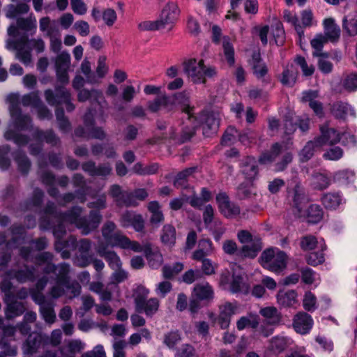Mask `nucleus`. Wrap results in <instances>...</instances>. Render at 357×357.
I'll return each mask as SVG.
<instances>
[{"label":"nucleus","instance_id":"nucleus-1","mask_svg":"<svg viewBox=\"0 0 357 357\" xmlns=\"http://www.w3.org/2000/svg\"><path fill=\"white\" fill-rule=\"evenodd\" d=\"M7 100L9 103V112L14 126L20 130H31L32 128L31 119L28 114H23L20 105L24 107H36L40 103V99L34 93H29L20 97L18 94H10Z\"/></svg>","mask_w":357,"mask_h":357},{"label":"nucleus","instance_id":"nucleus-2","mask_svg":"<svg viewBox=\"0 0 357 357\" xmlns=\"http://www.w3.org/2000/svg\"><path fill=\"white\" fill-rule=\"evenodd\" d=\"M183 72L194 84H206L207 79H213L218 75L216 67L205 65L203 59L198 62L190 59L183 63Z\"/></svg>","mask_w":357,"mask_h":357},{"label":"nucleus","instance_id":"nucleus-3","mask_svg":"<svg viewBox=\"0 0 357 357\" xmlns=\"http://www.w3.org/2000/svg\"><path fill=\"white\" fill-rule=\"evenodd\" d=\"M149 290L142 285L138 286L133 293L135 311L144 313L147 317L155 314L160 307V301L157 298L148 299Z\"/></svg>","mask_w":357,"mask_h":357},{"label":"nucleus","instance_id":"nucleus-4","mask_svg":"<svg viewBox=\"0 0 357 357\" xmlns=\"http://www.w3.org/2000/svg\"><path fill=\"white\" fill-rule=\"evenodd\" d=\"M237 237L238 241L243 244L237 252L238 258L254 259L263 248L261 237L258 235H253L247 230L239 231Z\"/></svg>","mask_w":357,"mask_h":357},{"label":"nucleus","instance_id":"nucleus-5","mask_svg":"<svg viewBox=\"0 0 357 357\" xmlns=\"http://www.w3.org/2000/svg\"><path fill=\"white\" fill-rule=\"evenodd\" d=\"M261 266L273 273L280 274L287 268V256L283 251L268 248L262 252L259 258Z\"/></svg>","mask_w":357,"mask_h":357},{"label":"nucleus","instance_id":"nucleus-6","mask_svg":"<svg viewBox=\"0 0 357 357\" xmlns=\"http://www.w3.org/2000/svg\"><path fill=\"white\" fill-rule=\"evenodd\" d=\"M44 213L52 216L54 220H59L68 222L71 225H75L77 227L81 218V214L83 209L80 206H73L70 210L63 213L57 210V208L54 202H48L43 210Z\"/></svg>","mask_w":357,"mask_h":357},{"label":"nucleus","instance_id":"nucleus-7","mask_svg":"<svg viewBox=\"0 0 357 357\" xmlns=\"http://www.w3.org/2000/svg\"><path fill=\"white\" fill-rule=\"evenodd\" d=\"M47 103L51 106H57L64 104L67 112H71L75 109L72 102L70 92L63 86H56L54 91L47 89L44 93Z\"/></svg>","mask_w":357,"mask_h":357},{"label":"nucleus","instance_id":"nucleus-8","mask_svg":"<svg viewBox=\"0 0 357 357\" xmlns=\"http://www.w3.org/2000/svg\"><path fill=\"white\" fill-rule=\"evenodd\" d=\"M288 197L294 215L298 218L305 216L303 208L307 199L304 188L299 183H296L291 190H288Z\"/></svg>","mask_w":357,"mask_h":357},{"label":"nucleus","instance_id":"nucleus-9","mask_svg":"<svg viewBox=\"0 0 357 357\" xmlns=\"http://www.w3.org/2000/svg\"><path fill=\"white\" fill-rule=\"evenodd\" d=\"M101 232L107 244L112 247H119L125 236L111 220H107L103 224Z\"/></svg>","mask_w":357,"mask_h":357},{"label":"nucleus","instance_id":"nucleus-10","mask_svg":"<svg viewBox=\"0 0 357 357\" xmlns=\"http://www.w3.org/2000/svg\"><path fill=\"white\" fill-rule=\"evenodd\" d=\"M102 220V216L100 211L91 210L88 216H81L77 228L83 235H88L99 227Z\"/></svg>","mask_w":357,"mask_h":357},{"label":"nucleus","instance_id":"nucleus-11","mask_svg":"<svg viewBox=\"0 0 357 357\" xmlns=\"http://www.w3.org/2000/svg\"><path fill=\"white\" fill-rule=\"evenodd\" d=\"M47 335L43 333L29 334L22 345L24 354L32 355L47 346Z\"/></svg>","mask_w":357,"mask_h":357},{"label":"nucleus","instance_id":"nucleus-12","mask_svg":"<svg viewBox=\"0 0 357 357\" xmlns=\"http://www.w3.org/2000/svg\"><path fill=\"white\" fill-rule=\"evenodd\" d=\"M5 275L9 279H15L20 283L33 282L36 278V268L27 265H24L17 269H10L6 272Z\"/></svg>","mask_w":357,"mask_h":357},{"label":"nucleus","instance_id":"nucleus-13","mask_svg":"<svg viewBox=\"0 0 357 357\" xmlns=\"http://www.w3.org/2000/svg\"><path fill=\"white\" fill-rule=\"evenodd\" d=\"M200 121L204 136L210 137L218 132L220 125L218 114L213 112H202L200 115Z\"/></svg>","mask_w":357,"mask_h":357},{"label":"nucleus","instance_id":"nucleus-14","mask_svg":"<svg viewBox=\"0 0 357 357\" xmlns=\"http://www.w3.org/2000/svg\"><path fill=\"white\" fill-rule=\"evenodd\" d=\"M216 201L221 213L226 218H232L240 214V207L230 202L226 193L220 192L217 195Z\"/></svg>","mask_w":357,"mask_h":357},{"label":"nucleus","instance_id":"nucleus-15","mask_svg":"<svg viewBox=\"0 0 357 357\" xmlns=\"http://www.w3.org/2000/svg\"><path fill=\"white\" fill-rule=\"evenodd\" d=\"M320 136L315 137L319 145L321 147L324 145H333L340 142V133L335 128H331L328 123H325L320 126Z\"/></svg>","mask_w":357,"mask_h":357},{"label":"nucleus","instance_id":"nucleus-16","mask_svg":"<svg viewBox=\"0 0 357 357\" xmlns=\"http://www.w3.org/2000/svg\"><path fill=\"white\" fill-rule=\"evenodd\" d=\"M51 218L54 219L52 216L46 215L41 217L40 220V228L42 230L52 229L53 234L56 239H62L66 233V227L63 221L55 220L57 222V225L50 220Z\"/></svg>","mask_w":357,"mask_h":357},{"label":"nucleus","instance_id":"nucleus-17","mask_svg":"<svg viewBox=\"0 0 357 357\" xmlns=\"http://www.w3.org/2000/svg\"><path fill=\"white\" fill-rule=\"evenodd\" d=\"M179 13L180 10L177 4L174 2H169L162 9L158 20L162 28L164 29L170 25L169 29H172V24L176 21Z\"/></svg>","mask_w":357,"mask_h":357},{"label":"nucleus","instance_id":"nucleus-18","mask_svg":"<svg viewBox=\"0 0 357 357\" xmlns=\"http://www.w3.org/2000/svg\"><path fill=\"white\" fill-rule=\"evenodd\" d=\"M84 172L91 176L106 177L112 174V168L109 163H101L98 166L95 162L89 160L82 165Z\"/></svg>","mask_w":357,"mask_h":357},{"label":"nucleus","instance_id":"nucleus-19","mask_svg":"<svg viewBox=\"0 0 357 357\" xmlns=\"http://www.w3.org/2000/svg\"><path fill=\"white\" fill-rule=\"evenodd\" d=\"M241 172L245 178L250 181L255 180L259 175L258 161L252 156L243 158L240 165Z\"/></svg>","mask_w":357,"mask_h":357},{"label":"nucleus","instance_id":"nucleus-20","mask_svg":"<svg viewBox=\"0 0 357 357\" xmlns=\"http://www.w3.org/2000/svg\"><path fill=\"white\" fill-rule=\"evenodd\" d=\"M187 119L183 122L179 142L185 143L191 139L196 133V128L198 126L197 117L194 114H187Z\"/></svg>","mask_w":357,"mask_h":357},{"label":"nucleus","instance_id":"nucleus-21","mask_svg":"<svg viewBox=\"0 0 357 357\" xmlns=\"http://www.w3.org/2000/svg\"><path fill=\"white\" fill-rule=\"evenodd\" d=\"M84 124L89 131V138L102 140L106 137V133L102 127L95 126L93 114L91 109H89L84 116Z\"/></svg>","mask_w":357,"mask_h":357},{"label":"nucleus","instance_id":"nucleus-22","mask_svg":"<svg viewBox=\"0 0 357 357\" xmlns=\"http://www.w3.org/2000/svg\"><path fill=\"white\" fill-rule=\"evenodd\" d=\"M236 308L237 306L235 304L229 302H226L220 305L217 323L222 329H226L229 327L231 316L235 314Z\"/></svg>","mask_w":357,"mask_h":357},{"label":"nucleus","instance_id":"nucleus-23","mask_svg":"<svg viewBox=\"0 0 357 357\" xmlns=\"http://www.w3.org/2000/svg\"><path fill=\"white\" fill-rule=\"evenodd\" d=\"M312 325L313 320L306 312H299L294 317L293 326L297 333L306 334L309 333Z\"/></svg>","mask_w":357,"mask_h":357},{"label":"nucleus","instance_id":"nucleus-24","mask_svg":"<svg viewBox=\"0 0 357 357\" xmlns=\"http://www.w3.org/2000/svg\"><path fill=\"white\" fill-rule=\"evenodd\" d=\"M144 253L148 260L149 265L152 268H159L162 262L163 257L158 248L153 249L151 243H146L144 245Z\"/></svg>","mask_w":357,"mask_h":357},{"label":"nucleus","instance_id":"nucleus-25","mask_svg":"<svg viewBox=\"0 0 357 357\" xmlns=\"http://www.w3.org/2000/svg\"><path fill=\"white\" fill-rule=\"evenodd\" d=\"M175 105V98L162 95L158 96L154 100L148 102V108L152 112H156L163 107L167 111L173 109Z\"/></svg>","mask_w":357,"mask_h":357},{"label":"nucleus","instance_id":"nucleus-26","mask_svg":"<svg viewBox=\"0 0 357 357\" xmlns=\"http://www.w3.org/2000/svg\"><path fill=\"white\" fill-rule=\"evenodd\" d=\"M30 130H33L32 136L38 141L45 142L53 146H57L61 143L59 137L52 130L44 131L38 128L33 129L32 127Z\"/></svg>","mask_w":357,"mask_h":357},{"label":"nucleus","instance_id":"nucleus-27","mask_svg":"<svg viewBox=\"0 0 357 357\" xmlns=\"http://www.w3.org/2000/svg\"><path fill=\"white\" fill-rule=\"evenodd\" d=\"M9 229L13 236L7 241L6 248L8 249L17 248L19 245L23 243L24 241L25 228L22 225L15 224L13 225Z\"/></svg>","mask_w":357,"mask_h":357},{"label":"nucleus","instance_id":"nucleus-28","mask_svg":"<svg viewBox=\"0 0 357 357\" xmlns=\"http://www.w3.org/2000/svg\"><path fill=\"white\" fill-rule=\"evenodd\" d=\"M91 98L98 102L102 107L107 105L100 91L96 89L88 90L86 89L79 90L77 93V100L79 102H85Z\"/></svg>","mask_w":357,"mask_h":357},{"label":"nucleus","instance_id":"nucleus-29","mask_svg":"<svg viewBox=\"0 0 357 357\" xmlns=\"http://www.w3.org/2000/svg\"><path fill=\"white\" fill-rule=\"evenodd\" d=\"M250 63L255 76L259 79H264L268 73V68L266 63L262 61L260 53L253 52Z\"/></svg>","mask_w":357,"mask_h":357},{"label":"nucleus","instance_id":"nucleus-30","mask_svg":"<svg viewBox=\"0 0 357 357\" xmlns=\"http://www.w3.org/2000/svg\"><path fill=\"white\" fill-rule=\"evenodd\" d=\"M4 302L6 304L5 316L7 319L10 320L22 315L26 310L24 303L19 302L15 298Z\"/></svg>","mask_w":357,"mask_h":357},{"label":"nucleus","instance_id":"nucleus-31","mask_svg":"<svg viewBox=\"0 0 357 357\" xmlns=\"http://www.w3.org/2000/svg\"><path fill=\"white\" fill-rule=\"evenodd\" d=\"M324 36L331 42H337L340 37L341 30L337 24L335 23L333 18H327L324 21Z\"/></svg>","mask_w":357,"mask_h":357},{"label":"nucleus","instance_id":"nucleus-32","mask_svg":"<svg viewBox=\"0 0 357 357\" xmlns=\"http://www.w3.org/2000/svg\"><path fill=\"white\" fill-rule=\"evenodd\" d=\"M298 71L294 64L287 65L280 78V82L286 86L293 87L296 82Z\"/></svg>","mask_w":357,"mask_h":357},{"label":"nucleus","instance_id":"nucleus-33","mask_svg":"<svg viewBox=\"0 0 357 357\" xmlns=\"http://www.w3.org/2000/svg\"><path fill=\"white\" fill-rule=\"evenodd\" d=\"M147 208L151 213L150 223L158 227L165 220L159 202L157 201L150 202L148 204Z\"/></svg>","mask_w":357,"mask_h":357},{"label":"nucleus","instance_id":"nucleus-34","mask_svg":"<svg viewBox=\"0 0 357 357\" xmlns=\"http://www.w3.org/2000/svg\"><path fill=\"white\" fill-rule=\"evenodd\" d=\"M161 242L166 246L172 248L175 245L176 240V231L175 227L170 225H165L160 231Z\"/></svg>","mask_w":357,"mask_h":357},{"label":"nucleus","instance_id":"nucleus-35","mask_svg":"<svg viewBox=\"0 0 357 357\" xmlns=\"http://www.w3.org/2000/svg\"><path fill=\"white\" fill-rule=\"evenodd\" d=\"M16 22L18 29L30 35H33L36 32L37 22L36 17L32 15L28 17H17Z\"/></svg>","mask_w":357,"mask_h":357},{"label":"nucleus","instance_id":"nucleus-36","mask_svg":"<svg viewBox=\"0 0 357 357\" xmlns=\"http://www.w3.org/2000/svg\"><path fill=\"white\" fill-rule=\"evenodd\" d=\"M289 344V340L287 337L276 335L269 340L268 349L273 354H278L283 352Z\"/></svg>","mask_w":357,"mask_h":357},{"label":"nucleus","instance_id":"nucleus-37","mask_svg":"<svg viewBox=\"0 0 357 357\" xmlns=\"http://www.w3.org/2000/svg\"><path fill=\"white\" fill-rule=\"evenodd\" d=\"M98 253L107 261L111 268L114 270L121 268L122 264L120 257L116 252L112 250H106L105 248H100L98 250Z\"/></svg>","mask_w":357,"mask_h":357},{"label":"nucleus","instance_id":"nucleus-38","mask_svg":"<svg viewBox=\"0 0 357 357\" xmlns=\"http://www.w3.org/2000/svg\"><path fill=\"white\" fill-rule=\"evenodd\" d=\"M321 148V146L318 144L315 138L307 142L299 153L300 160L302 162L308 161L312 158L314 153Z\"/></svg>","mask_w":357,"mask_h":357},{"label":"nucleus","instance_id":"nucleus-39","mask_svg":"<svg viewBox=\"0 0 357 357\" xmlns=\"http://www.w3.org/2000/svg\"><path fill=\"white\" fill-rule=\"evenodd\" d=\"M297 294L294 290L279 291L277 294L278 303L282 307H290L297 302Z\"/></svg>","mask_w":357,"mask_h":357},{"label":"nucleus","instance_id":"nucleus-40","mask_svg":"<svg viewBox=\"0 0 357 357\" xmlns=\"http://www.w3.org/2000/svg\"><path fill=\"white\" fill-rule=\"evenodd\" d=\"M44 197L43 191L36 188L33 190L31 198L20 206L22 211L31 210L33 207H39L43 203Z\"/></svg>","mask_w":357,"mask_h":357},{"label":"nucleus","instance_id":"nucleus-41","mask_svg":"<svg viewBox=\"0 0 357 357\" xmlns=\"http://www.w3.org/2000/svg\"><path fill=\"white\" fill-rule=\"evenodd\" d=\"M259 313L265 318L268 325H276L281 321L280 314L275 307L261 308Z\"/></svg>","mask_w":357,"mask_h":357},{"label":"nucleus","instance_id":"nucleus-42","mask_svg":"<svg viewBox=\"0 0 357 357\" xmlns=\"http://www.w3.org/2000/svg\"><path fill=\"white\" fill-rule=\"evenodd\" d=\"M321 200L326 208L336 209L342 203V197L337 192H328L324 194Z\"/></svg>","mask_w":357,"mask_h":357},{"label":"nucleus","instance_id":"nucleus-43","mask_svg":"<svg viewBox=\"0 0 357 357\" xmlns=\"http://www.w3.org/2000/svg\"><path fill=\"white\" fill-rule=\"evenodd\" d=\"M14 160L17 165L18 170L22 174L26 175L31 166V161L26 155L20 151H16L15 153Z\"/></svg>","mask_w":357,"mask_h":357},{"label":"nucleus","instance_id":"nucleus-44","mask_svg":"<svg viewBox=\"0 0 357 357\" xmlns=\"http://www.w3.org/2000/svg\"><path fill=\"white\" fill-rule=\"evenodd\" d=\"M282 146L279 143H275L272 145L271 150L268 152L262 153L259 158V162L261 164H268L275 160L277 157L281 153Z\"/></svg>","mask_w":357,"mask_h":357},{"label":"nucleus","instance_id":"nucleus-45","mask_svg":"<svg viewBox=\"0 0 357 357\" xmlns=\"http://www.w3.org/2000/svg\"><path fill=\"white\" fill-rule=\"evenodd\" d=\"M328 41L327 38L322 34H317L316 36L311 40V45L314 49V52H313L314 56L326 58L328 56L327 53L322 52V48L324 45Z\"/></svg>","mask_w":357,"mask_h":357},{"label":"nucleus","instance_id":"nucleus-46","mask_svg":"<svg viewBox=\"0 0 357 357\" xmlns=\"http://www.w3.org/2000/svg\"><path fill=\"white\" fill-rule=\"evenodd\" d=\"M70 265L67 263H61L56 266V280L62 283L65 287H69Z\"/></svg>","mask_w":357,"mask_h":357},{"label":"nucleus","instance_id":"nucleus-47","mask_svg":"<svg viewBox=\"0 0 357 357\" xmlns=\"http://www.w3.org/2000/svg\"><path fill=\"white\" fill-rule=\"evenodd\" d=\"M255 195L252 185L243 182L236 188V197L239 200L250 199Z\"/></svg>","mask_w":357,"mask_h":357},{"label":"nucleus","instance_id":"nucleus-48","mask_svg":"<svg viewBox=\"0 0 357 357\" xmlns=\"http://www.w3.org/2000/svg\"><path fill=\"white\" fill-rule=\"evenodd\" d=\"M306 216L309 222L317 223L323 218V209L318 204H311L307 209Z\"/></svg>","mask_w":357,"mask_h":357},{"label":"nucleus","instance_id":"nucleus-49","mask_svg":"<svg viewBox=\"0 0 357 357\" xmlns=\"http://www.w3.org/2000/svg\"><path fill=\"white\" fill-rule=\"evenodd\" d=\"M196 170L197 167H192L186 168L178 173L174 179V185L177 188H185L187 185L188 177L194 174Z\"/></svg>","mask_w":357,"mask_h":357},{"label":"nucleus","instance_id":"nucleus-50","mask_svg":"<svg viewBox=\"0 0 357 357\" xmlns=\"http://www.w3.org/2000/svg\"><path fill=\"white\" fill-rule=\"evenodd\" d=\"M19 43L27 46V49H35L38 53L45 50V43L42 39H29L28 36H23L20 38Z\"/></svg>","mask_w":357,"mask_h":357},{"label":"nucleus","instance_id":"nucleus-51","mask_svg":"<svg viewBox=\"0 0 357 357\" xmlns=\"http://www.w3.org/2000/svg\"><path fill=\"white\" fill-rule=\"evenodd\" d=\"M194 294L199 300H209L213 296V291L208 284L196 285L194 288Z\"/></svg>","mask_w":357,"mask_h":357},{"label":"nucleus","instance_id":"nucleus-52","mask_svg":"<svg viewBox=\"0 0 357 357\" xmlns=\"http://www.w3.org/2000/svg\"><path fill=\"white\" fill-rule=\"evenodd\" d=\"M230 289L232 293H244L247 294L249 287L243 282V278L239 275L234 274L232 275V281L230 285Z\"/></svg>","mask_w":357,"mask_h":357},{"label":"nucleus","instance_id":"nucleus-53","mask_svg":"<svg viewBox=\"0 0 357 357\" xmlns=\"http://www.w3.org/2000/svg\"><path fill=\"white\" fill-rule=\"evenodd\" d=\"M349 107L347 103L343 102H334L331 109L333 116L337 119H345Z\"/></svg>","mask_w":357,"mask_h":357},{"label":"nucleus","instance_id":"nucleus-54","mask_svg":"<svg viewBox=\"0 0 357 357\" xmlns=\"http://www.w3.org/2000/svg\"><path fill=\"white\" fill-rule=\"evenodd\" d=\"M29 10V6L25 3H20L17 5H10L6 12V17L14 19L19 15L26 14Z\"/></svg>","mask_w":357,"mask_h":357},{"label":"nucleus","instance_id":"nucleus-55","mask_svg":"<svg viewBox=\"0 0 357 357\" xmlns=\"http://www.w3.org/2000/svg\"><path fill=\"white\" fill-rule=\"evenodd\" d=\"M55 115L59 130L64 133L69 132L71 129V124L68 119L65 116L63 109L56 108Z\"/></svg>","mask_w":357,"mask_h":357},{"label":"nucleus","instance_id":"nucleus-56","mask_svg":"<svg viewBox=\"0 0 357 357\" xmlns=\"http://www.w3.org/2000/svg\"><path fill=\"white\" fill-rule=\"evenodd\" d=\"M175 98V104L181 103L183 105L182 111L186 114H194V107L189 105V96L185 92H180L172 96Z\"/></svg>","mask_w":357,"mask_h":357},{"label":"nucleus","instance_id":"nucleus-57","mask_svg":"<svg viewBox=\"0 0 357 357\" xmlns=\"http://www.w3.org/2000/svg\"><path fill=\"white\" fill-rule=\"evenodd\" d=\"M6 278L0 283L1 291L4 295L3 301H8L13 298H15V293L13 291V284L10 282L11 279H9L6 275Z\"/></svg>","mask_w":357,"mask_h":357},{"label":"nucleus","instance_id":"nucleus-58","mask_svg":"<svg viewBox=\"0 0 357 357\" xmlns=\"http://www.w3.org/2000/svg\"><path fill=\"white\" fill-rule=\"evenodd\" d=\"M40 312L46 323L52 324L55 322L56 314L54 305L51 302L43 305L40 308Z\"/></svg>","mask_w":357,"mask_h":357},{"label":"nucleus","instance_id":"nucleus-59","mask_svg":"<svg viewBox=\"0 0 357 357\" xmlns=\"http://www.w3.org/2000/svg\"><path fill=\"white\" fill-rule=\"evenodd\" d=\"M39 170H38V176L42 181V183L47 185H52L55 182V176L53 173L50 171H47L43 169L45 167V164L43 162H38Z\"/></svg>","mask_w":357,"mask_h":357},{"label":"nucleus","instance_id":"nucleus-60","mask_svg":"<svg viewBox=\"0 0 357 357\" xmlns=\"http://www.w3.org/2000/svg\"><path fill=\"white\" fill-rule=\"evenodd\" d=\"M4 137L7 140H13L19 146H25L29 142V137L27 135L16 133L11 130L5 132Z\"/></svg>","mask_w":357,"mask_h":357},{"label":"nucleus","instance_id":"nucleus-61","mask_svg":"<svg viewBox=\"0 0 357 357\" xmlns=\"http://www.w3.org/2000/svg\"><path fill=\"white\" fill-rule=\"evenodd\" d=\"M70 64V56L67 52H62L56 58V70H68Z\"/></svg>","mask_w":357,"mask_h":357},{"label":"nucleus","instance_id":"nucleus-62","mask_svg":"<svg viewBox=\"0 0 357 357\" xmlns=\"http://www.w3.org/2000/svg\"><path fill=\"white\" fill-rule=\"evenodd\" d=\"M95 255L92 252H79L74 259V264L80 268H85L91 264Z\"/></svg>","mask_w":357,"mask_h":357},{"label":"nucleus","instance_id":"nucleus-63","mask_svg":"<svg viewBox=\"0 0 357 357\" xmlns=\"http://www.w3.org/2000/svg\"><path fill=\"white\" fill-rule=\"evenodd\" d=\"M183 269V264L176 262L172 266L165 265L162 268V275L166 279H172Z\"/></svg>","mask_w":357,"mask_h":357},{"label":"nucleus","instance_id":"nucleus-64","mask_svg":"<svg viewBox=\"0 0 357 357\" xmlns=\"http://www.w3.org/2000/svg\"><path fill=\"white\" fill-rule=\"evenodd\" d=\"M174 357H196V351L190 344H183L176 349Z\"/></svg>","mask_w":357,"mask_h":357}]
</instances>
